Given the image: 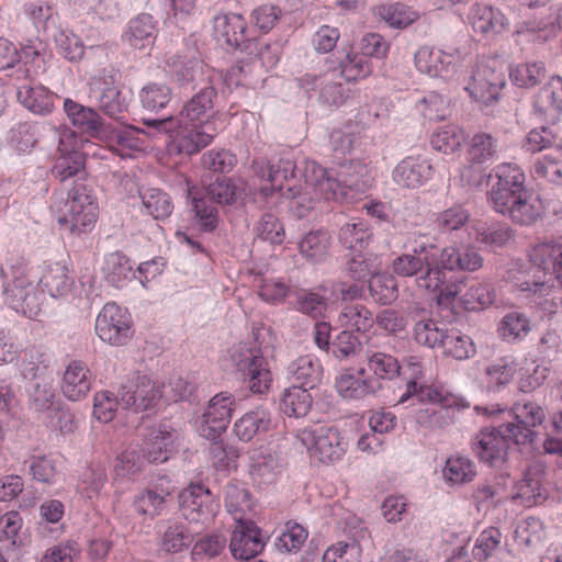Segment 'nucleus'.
I'll list each match as a JSON object with an SVG mask.
<instances>
[{"label":"nucleus","instance_id":"obj_51","mask_svg":"<svg viewBox=\"0 0 562 562\" xmlns=\"http://www.w3.org/2000/svg\"><path fill=\"white\" fill-rule=\"evenodd\" d=\"M446 331L432 319H418L414 327V338L428 348L441 347Z\"/></svg>","mask_w":562,"mask_h":562},{"label":"nucleus","instance_id":"obj_22","mask_svg":"<svg viewBox=\"0 0 562 562\" xmlns=\"http://www.w3.org/2000/svg\"><path fill=\"white\" fill-rule=\"evenodd\" d=\"M88 368L80 361L71 362L63 378L61 391L71 401H78L89 392L91 382Z\"/></svg>","mask_w":562,"mask_h":562},{"label":"nucleus","instance_id":"obj_11","mask_svg":"<svg viewBox=\"0 0 562 562\" xmlns=\"http://www.w3.org/2000/svg\"><path fill=\"white\" fill-rule=\"evenodd\" d=\"M233 398L226 393L213 396L202 415L200 434L207 440L220 439L231 422Z\"/></svg>","mask_w":562,"mask_h":562},{"label":"nucleus","instance_id":"obj_14","mask_svg":"<svg viewBox=\"0 0 562 562\" xmlns=\"http://www.w3.org/2000/svg\"><path fill=\"white\" fill-rule=\"evenodd\" d=\"M212 493L201 483H192L179 494L182 517L189 522H204L210 516Z\"/></svg>","mask_w":562,"mask_h":562},{"label":"nucleus","instance_id":"obj_33","mask_svg":"<svg viewBox=\"0 0 562 562\" xmlns=\"http://www.w3.org/2000/svg\"><path fill=\"white\" fill-rule=\"evenodd\" d=\"M289 371L299 386L314 389L321 381V366L311 357L302 356L289 366Z\"/></svg>","mask_w":562,"mask_h":562},{"label":"nucleus","instance_id":"obj_55","mask_svg":"<svg viewBox=\"0 0 562 562\" xmlns=\"http://www.w3.org/2000/svg\"><path fill=\"white\" fill-rule=\"evenodd\" d=\"M256 236L271 244H282L285 232L282 223L271 213H265L255 227Z\"/></svg>","mask_w":562,"mask_h":562},{"label":"nucleus","instance_id":"obj_19","mask_svg":"<svg viewBox=\"0 0 562 562\" xmlns=\"http://www.w3.org/2000/svg\"><path fill=\"white\" fill-rule=\"evenodd\" d=\"M360 378L351 373H342L336 380V387L339 394L348 400H359L375 394L382 385L373 378H364L366 368L357 371Z\"/></svg>","mask_w":562,"mask_h":562},{"label":"nucleus","instance_id":"obj_43","mask_svg":"<svg viewBox=\"0 0 562 562\" xmlns=\"http://www.w3.org/2000/svg\"><path fill=\"white\" fill-rule=\"evenodd\" d=\"M369 291L372 299L381 304H391L397 297V284L390 274H373L369 281Z\"/></svg>","mask_w":562,"mask_h":562},{"label":"nucleus","instance_id":"obj_39","mask_svg":"<svg viewBox=\"0 0 562 562\" xmlns=\"http://www.w3.org/2000/svg\"><path fill=\"white\" fill-rule=\"evenodd\" d=\"M376 15L396 29H405L419 18L416 11L402 3L380 5L376 9Z\"/></svg>","mask_w":562,"mask_h":562},{"label":"nucleus","instance_id":"obj_28","mask_svg":"<svg viewBox=\"0 0 562 562\" xmlns=\"http://www.w3.org/2000/svg\"><path fill=\"white\" fill-rule=\"evenodd\" d=\"M312 389L293 384L284 391L281 398V409L288 416L303 417L313 404Z\"/></svg>","mask_w":562,"mask_h":562},{"label":"nucleus","instance_id":"obj_36","mask_svg":"<svg viewBox=\"0 0 562 562\" xmlns=\"http://www.w3.org/2000/svg\"><path fill=\"white\" fill-rule=\"evenodd\" d=\"M411 360H413V358H411ZM409 366L414 368L413 379L407 382L406 391L401 395L397 403H405L409 398L417 400L418 403H439L441 401V395L437 390L429 386L419 385L417 383V379L422 376L419 363L409 361Z\"/></svg>","mask_w":562,"mask_h":562},{"label":"nucleus","instance_id":"obj_37","mask_svg":"<svg viewBox=\"0 0 562 562\" xmlns=\"http://www.w3.org/2000/svg\"><path fill=\"white\" fill-rule=\"evenodd\" d=\"M372 232L364 222L347 223L339 231V241L347 248L361 252L370 243Z\"/></svg>","mask_w":562,"mask_h":562},{"label":"nucleus","instance_id":"obj_2","mask_svg":"<svg viewBox=\"0 0 562 562\" xmlns=\"http://www.w3.org/2000/svg\"><path fill=\"white\" fill-rule=\"evenodd\" d=\"M497 182L490 191L495 212L519 225H530L542 214L541 202L525 187V175L509 164L498 166Z\"/></svg>","mask_w":562,"mask_h":562},{"label":"nucleus","instance_id":"obj_44","mask_svg":"<svg viewBox=\"0 0 562 562\" xmlns=\"http://www.w3.org/2000/svg\"><path fill=\"white\" fill-rule=\"evenodd\" d=\"M446 355L458 360L470 358L475 352L470 337L461 335L458 330H447L441 347Z\"/></svg>","mask_w":562,"mask_h":562},{"label":"nucleus","instance_id":"obj_31","mask_svg":"<svg viewBox=\"0 0 562 562\" xmlns=\"http://www.w3.org/2000/svg\"><path fill=\"white\" fill-rule=\"evenodd\" d=\"M535 105L543 114L562 111V78L552 77L538 92Z\"/></svg>","mask_w":562,"mask_h":562},{"label":"nucleus","instance_id":"obj_21","mask_svg":"<svg viewBox=\"0 0 562 562\" xmlns=\"http://www.w3.org/2000/svg\"><path fill=\"white\" fill-rule=\"evenodd\" d=\"M336 72H328L322 77H311L306 75L300 79L303 87L312 85L319 87L321 100L329 105H339L345 102L348 91L342 87L340 81L336 80Z\"/></svg>","mask_w":562,"mask_h":562},{"label":"nucleus","instance_id":"obj_53","mask_svg":"<svg viewBox=\"0 0 562 562\" xmlns=\"http://www.w3.org/2000/svg\"><path fill=\"white\" fill-rule=\"evenodd\" d=\"M443 475L449 482L461 484L470 482L475 476V470L469 459L451 457L447 460Z\"/></svg>","mask_w":562,"mask_h":562},{"label":"nucleus","instance_id":"obj_4","mask_svg":"<svg viewBox=\"0 0 562 562\" xmlns=\"http://www.w3.org/2000/svg\"><path fill=\"white\" fill-rule=\"evenodd\" d=\"M64 109L72 124L89 136L110 146L114 143L130 146L128 137L114 125L106 123L94 109L83 106L70 99L65 101Z\"/></svg>","mask_w":562,"mask_h":562},{"label":"nucleus","instance_id":"obj_46","mask_svg":"<svg viewBox=\"0 0 562 562\" xmlns=\"http://www.w3.org/2000/svg\"><path fill=\"white\" fill-rule=\"evenodd\" d=\"M42 281L54 297L68 294L74 284V281L68 277L67 267L60 263L49 267Z\"/></svg>","mask_w":562,"mask_h":562},{"label":"nucleus","instance_id":"obj_29","mask_svg":"<svg viewBox=\"0 0 562 562\" xmlns=\"http://www.w3.org/2000/svg\"><path fill=\"white\" fill-rule=\"evenodd\" d=\"M155 23L153 16L142 13L130 21L124 40L133 47L143 49L153 43Z\"/></svg>","mask_w":562,"mask_h":562},{"label":"nucleus","instance_id":"obj_23","mask_svg":"<svg viewBox=\"0 0 562 562\" xmlns=\"http://www.w3.org/2000/svg\"><path fill=\"white\" fill-rule=\"evenodd\" d=\"M271 424L270 413L263 408H256L244 414L235 423L234 432L240 440L249 441L256 435L268 431Z\"/></svg>","mask_w":562,"mask_h":562},{"label":"nucleus","instance_id":"obj_30","mask_svg":"<svg viewBox=\"0 0 562 562\" xmlns=\"http://www.w3.org/2000/svg\"><path fill=\"white\" fill-rule=\"evenodd\" d=\"M19 101L36 114H47L54 106V95L44 87L23 86L18 91Z\"/></svg>","mask_w":562,"mask_h":562},{"label":"nucleus","instance_id":"obj_32","mask_svg":"<svg viewBox=\"0 0 562 562\" xmlns=\"http://www.w3.org/2000/svg\"><path fill=\"white\" fill-rule=\"evenodd\" d=\"M338 321L346 329L358 333H367L374 325L372 312L361 304L345 306L339 314Z\"/></svg>","mask_w":562,"mask_h":562},{"label":"nucleus","instance_id":"obj_38","mask_svg":"<svg viewBox=\"0 0 562 562\" xmlns=\"http://www.w3.org/2000/svg\"><path fill=\"white\" fill-rule=\"evenodd\" d=\"M559 251V244L554 241H543L536 244L529 251V259L532 268L537 272L542 273V278L549 277L551 271L554 270V262L557 260V252ZM541 278V276H539Z\"/></svg>","mask_w":562,"mask_h":562},{"label":"nucleus","instance_id":"obj_1","mask_svg":"<svg viewBox=\"0 0 562 562\" xmlns=\"http://www.w3.org/2000/svg\"><path fill=\"white\" fill-rule=\"evenodd\" d=\"M216 97L215 88L207 86L183 105L178 117H146L144 124L159 133L175 134L169 151L191 156L206 147L216 135L214 122L210 120Z\"/></svg>","mask_w":562,"mask_h":562},{"label":"nucleus","instance_id":"obj_9","mask_svg":"<svg viewBox=\"0 0 562 562\" xmlns=\"http://www.w3.org/2000/svg\"><path fill=\"white\" fill-rule=\"evenodd\" d=\"M512 412L515 422L503 425L505 432L516 445L532 443L538 435L537 428L544 422V411L536 403H526L516 404Z\"/></svg>","mask_w":562,"mask_h":562},{"label":"nucleus","instance_id":"obj_63","mask_svg":"<svg viewBox=\"0 0 562 562\" xmlns=\"http://www.w3.org/2000/svg\"><path fill=\"white\" fill-rule=\"evenodd\" d=\"M55 42L59 53L70 61H78L85 55V45L75 34L66 31H59L55 35Z\"/></svg>","mask_w":562,"mask_h":562},{"label":"nucleus","instance_id":"obj_48","mask_svg":"<svg viewBox=\"0 0 562 562\" xmlns=\"http://www.w3.org/2000/svg\"><path fill=\"white\" fill-rule=\"evenodd\" d=\"M144 110L156 113L164 109L171 99V90L162 83H149L139 92Z\"/></svg>","mask_w":562,"mask_h":562},{"label":"nucleus","instance_id":"obj_60","mask_svg":"<svg viewBox=\"0 0 562 562\" xmlns=\"http://www.w3.org/2000/svg\"><path fill=\"white\" fill-rule=\"evenodd\" d=\"M361 349V341L353 331L344 329L331 342L333 355L339 360L356 356Z\"/></svg>","mask_w":562,"mask_h":562},{"label":"nucleus","instance_id":"obj_5","mask_svg":"<svg viewBox=\"0 0 562 562\" xmlns=\"http://www.w3.org/2000/svg\"><path fill=\"white\" fill-rule=\"evenodd\" d=\"M189 196L192 199L195 216L204 231H212L216 226V209L210 205L209 201L218 204L229 205L235 203L241 196V189L238 188L228 178H217L206 188L204 196L199 198L193 190H189Z\"/></svg>","mask_w":562,"mask_h":562},{"label":"nucleus","instance_id":"obj_34","mask_svg":"<svg viewBox=\"0 0 562 562\" xmlns=\"http://www.w3.org/2000/svg\"><path fill=\"white\" fill-rule=\"evenodd\" d=\"M172 66L173 77L181 87L195 89L205 79L206 66L199 59L177 60Z\"/></svg>","mask_w":562,"mask_h":562},{"label":"nucleus","instance_id":"obj_13","mask_svg":"<svg viewBox=\"0 0 562 562\" xmlns=\"http://www.w3.org/2000/svg\"><path fill=\"white\" fill-rule=\"evenodd\" d=\"M117 396H120V405L123 408L140 412L154 407L161 397V393L150 379L138 376L136 380L123 384Z\"/></svg>","mask_w":562,"mask_h":562},{"label":"nucleus","instance_id":"obj_20","mask_svg":"<svg viewBox=\"0 0 562 562\" xmlns=\"http://www.w3.org/2000/svg\"><path fill=\"white\" fill-rule=\"evenodd\" d=\"M214 29L217 36L234 48H247L249 42L247 24L239 14H225L216 16Z\"/></svg>","mask_w":562,"mask_h":562},{"label":"nucleus","instance_id":"obj_6","mask_svg":"<svg viewBox=\"0 0 562 562\" xmlns=\"http://www.w3.org/2000/svg\"><path fill=\"white\" fill-rule=\"evenodd\" d=\"M4 300L14 311L31 319H40L44 314L43 293L23 272L8 282Z\"/></svg>","mask_w":562,"mask_h":562},{"label":"nucleus","instance_id":"obj_57","mask_svg":"<svg viewBox=\"0 0 562 562\" xmlns=\"http://www.w3.org/2000/svg\"><path fill=\"white\" fill-rule=\"evenodd\" d=\"M498 330L506 339H517L529 333L530 324L522 313L510 312L503 317Z\"/></svg>","mask_w":562,"mask_h":562},{"label":"nucleus","instance_id":"obj_15","mask_svg":"<svg viewBox=\"0 0 562 562\" xmlns=\"http://www.w3.org/2000/svg\"><path fill=\"white\" fill-rule=\"evenodd\" d=\"M265 547L260 530L252 521H239L233 531L229 549L235 559L250 560Z\"/></svg>","mask_w":562,"mask_h":562},{"label":"nucleus","instance_id":"obj_50","mask_svg":"<svg viewBox=\"0 0 562 562\" xmlns=\"http://www.w3.org/2000/svg\"><path fill=\"white\" fill-rule=\"evenodd\" d=\"M465 139L461 128L454 125H447L436 132L431 137L432 147L443 154H451L460 149Z\"/></svg>","mask_w":562,"mask_h":562},{"label":"nucleus","instance_id":"obj_47","mask_svg":"<svg viewBox=\"0 0 562 562\" xmlns=\"http://www.w3.org/2000/svg\"><path fill=\"white\" fill-rule=\"evenodd\" d=\"M330 236L325 231H313L307 233L299 244L300 252L307 259L317 260L323 258L328 250Z\"/></svg>","mask_w":562,"mask_h":562},{"label":"nucleus","instance_id":"obj_8","mask_svg":"<svg viewBox=\"0 0 562 562\" xmlns=\"http://www.w3.org/2000/svg\"><path fill=\"white\" fill-rule=\"evenodd\" d=\"M505 83V74L501 69L490 63H480L465 90L475 101L488 106L498 101Z\"/></svg>","mask_w":562,"mask_h":562},{"label":"nucleus","instance_id":"obj_45","mask_svg":"<svg viewBox=\"0 0 562 562\" xmlns=\"http://www.w3.org/2000/svg\"><path fill=\"white\" fill-rule=\"evenodd\" d=\"M190 530L180 522L170 525L162 535L161 549L168 553H178L186 550L192 542Z\"/></svg>","mask_w":562,"mask_h":562},{"label":"nucleus","instance_id":"obj_18","mask_svg":"<svg viewBox=\"0 0 562 562\" xmlns=\"http://www.w3.org/2000/svg\"><path fill=\"white\" fill-rule=\"evenodd\" d=\"M469 21L475 32L485 36L499 34L508 24L501 10L484 3L473 5Z\"/></svg>","mask_w":562,"mask_h":562},{"label":"nucleus","instance_id":"obj_12","mask_svg":"<svg viewBox=\"0 0 562 562\" xmlns=\"http://www.w3.org/2000/svg\"><path fill=\"white\" fill-rule=\"evenodd\" d=\"M509 440L503 425L498 428H485L475 436L472 449L481 461L496 465L506 460Z\"/></svg>","mask_w":562,"mask_h":562},{"label":"nucleus","instance_id":"obj_7","mask_svg":"<svg viewBox=\"0 0 562 562\" xmlns=\"http://www.w3.org/2000/svg\"><path fill=\"white\" fill-rule=\"evenodd\" d=\"M299 439L319 461L334 462L345 453L346 443L339 430L333 426H316L303 429Z\"/></svg>","mask_w":562,"mask_h":562},{"label":"nucleus","instance_id":"obj_24","mask_svg":"<svg viewBox=\"0 0 562 562\" xmlns=\"http://www.w3.org/2000/svg\"><path fill=\"white\" fill-rule=\"evenodd\" d=\"M240 370L252 393L263 394L269 390L272 382V373L266 358L260 355L254 356Z\"/></svg>","mask_w":562,"mask_h":562},{"label":"nucleus","instance_id":"obj_61","mask_svg":"<svg viewBox=\"0 0 562 562\" xmlns=\"http://www.w3.org/2000/svg\"><path fill=\"white\" fill-rule=\"evenodd\" d=\"M525 147L527 151L538 153L546 148L555 147L562 149V143L558 142L557 135L549 127L536 128L529 132Z\"/></svg>","mask_w":562,"mask_h":562},{"label":"nucleus","instance_id":"obj_52","mask_svg":"<svg viewBox=\"0 0 562 562\" xmlns=\"http://www.w3.org/2000/svg\"><path fill=\"white\" fill-rule=\"evenodd\" d=\"M460 300L465 310L474 311L492 304L495 300V292L487 284L475 283L469 286Z\"/></svg>","mask_w":562,"mask_h":562},{"label":"nucleus","instance_id":"obj_49","mask_svg":"<svg viewBox=\"0 0 562 562\" xmlns=\"http://www.w3.org/2000/svg\"><path fill=\"white\" fill-rule=\"evenodd\" d=\"M496 139L487 133L475 134L468 148L469 161L484 164L496 156Z\"/></svg>","mask_w":562,"mask_h":562},{"label":"nucleus","instance_id":"obj_62","mask_svg":"<svg viewBox=\"0 0 562 562\" xmlns=\"http://www.w3.org/2000/svg\"><path fill=\"white\" fill-rule=\"evenodd\" d=\"M167 496L169 492L147 490L136 499V509L140 515L154 518L164 509Z\"/></svg>","mask_w":562,"mask_h":562},{"label":"nucleus","instance_id":"obj_41","mask_svg":"<svg viewBox=\"0 0 562 562\" xmlns=\"http://www.w3.org/2000/svg\"><path fill=\"white\" fill-rule=\"evenodd\" d=\"M86 155L79 150L64 153L56 159L52 169L53 175L60 181H65L81 172L85 168Z\"/></svg>","mask_w":562,"mask_h":562},{"label":"nucleus","instance_id":"obj_40","mask_svg":"<svg viewBox=\"0 0 562 562\" xmlns=\"http://www.w3.org/2000/svg\"><path fill=\"white\" fill-rule=\"evenodd\" d=\"M432 261L428 258L427 247L423 246L419 249H415L414 254H405L396 257L393 260V271L402 277H412L423 271L426 262Z\"/></svg>","mask_w":562,"mask_h":562},{"label":"nucleus","instance_id":"obj_16","mask_svg":"<svg viewBox=\"0 0 562 562\" xmlns=\"http://www.w3.org/2000/svg\"><path fill=\"white\" fill-rule=\"evenodd\" d=\"M557 260L554 262V270L547 278H540L533 276L532 280L522 282L519 286L522 292H529L533 296L535 303L541 305L543 310L551 311L555 306L553 299L549 296L552 294L554 289V281L562 282V246L559 245V251L557 252Z\"/></svg>","mask_w":562,"mask_h":562},{"label":"nucleus","instance_id":"obj_26","mask_svg":"<svg viewBox=\"0 0 562 562\" xmlns=\"http://www.w3.org/2000/svg\"><path fill=\"white\" fill-rule=\"evenodd\" d=\"M337 176L346 191L348 189L356 193H364L370 188L369 170L361 161L351 160L341 164Z\"/></svg>","mask_w":562,"mask_h":562},{"label":"nucleus","instance_id":"obj_27","mask_svg":"<svg viewBox=\"0 0 562 562\" xmlns=\"http://www.w3.org/2000/svg\"><path fill=\"white\" fill-rule=\"evenodd\" d=\"M313 178L307 181L313 187L314 191L325 200H346L348 192L344 190L339 178H333L328 171L321 166H312Z\"/></svg>","mask_w":562,"mask_h":562},{"label":"nucleus","instance_id":"obj_59","mask_svg":"<svg viewBox=\"0 0 562 562\" xmlns=\"http://www.w3.org/2000/svg\"><path fill=\"white\" fill-rule=\"evenodd\" d=\"M510 77L520 87H532L546 77V69L541 61L527 63L513 69Z\"/></svg>","mask_w":562,"mask_h":562},{"label":"nucleus","instance_id":"obj_56","mask_svg":"<svg viewBox=\"0 0 562 562\" xmlns=\"http://www.w3.org/2000/svg\"><path fill=\"white\" fill-rule=\"evenodd\" d=\"M339 65V76L344 77L347 81L364 78L371 72L369 61L363 54H347Z\"/></svg>","mask_w":562,"mask_h":562},{"label":"nucleus","instance_id":"obj_3","mask_svg":"<svg viewBox=\"0 0 562 562\" xmlns=\"http://www.w3.org/2000/svg\"><path fill=\"white\" fill-rule=\"evenodd\" d=\"M68 196L58 223L60 226H67L71 233H80L97 220L95 196L85 180L76 181Z\"/></svg>","mask_w":562,"mask_h":562},{"label":"nucleus","instance_id":"obj_25","mask_svg":"<svg viewBox=\"0 0 562 562\" xmlns=\"http://www.w3.org/2000/svg\"><path fill=\"white\" fill-rule=\"evenodd\" d=\"M173 442V434L165 426L151 430L144 441L143 459L150 463L165 462L168 460L169 447Z\"/></svg>","mask_w":562,"mask_h":562},{"label":"nucleus","instance_id":"obj_42","mask_svg":"<svg viewBox=\"0 0 562 562\" xmlns=\"http://www.w3.org/2000/svg\"><path fill=\"white\" fill-rule=\"evenodd\" d=\"M294 307L314 319L325 317L328 300L319 293L302 290L295 293Z\"/></svg>","mask_w":562,"mask_h":562},{"label":"nucleus","instance_id":"obj_17","mask_svg":"<svg viewBox=\"0 0 562 562\" xmlns=\"http://www.w3.org/2000/svg\"><path fill=\"white\" fill-rule=\"evenodd\" d=\"M431 176V165L420 157H406L397 164L393 178L396 183L409 188H419Z\"/></svg>","mask_w":562,"mask_h":562},{"label":"nucleus","instance_id":"obj_64","mask_svg":"<svg viewBox=\"0 0 562 562\" xmlns=\"http://www.w3.org/2000/svg\"><path fill=\"white\" fill-rule=\"evenodd\" d=\"M360 551L357 543L338 542L325 551L323 562H360Z\"/></svg>","mask_w":562,"mask_h":562},{"label":"nucleus","instance_id":"obj_35","mask_svg":"<svg viewBox=\"0 0 562 562\" xmlns=\"http://www.w3.org/2000/svg\"><path fill=\"white\" fill-rule=\"evenodd\" d=\"M373 374V379L392 380L400 374V363L395 357L382 351L367 353V369Z\"/></svg>","mask_w":562,"mask_h":562},{"label":"nucleus","instance_id":"obj_10","mask_svg":"<svg viewBox=\"0 0 562 562\" xmlns=\"http://www.w3.org/2000/svg\"><path fill=\"white\" fill-rule=\"evenodd\" d=\"M95 333L110 345H124L131 337V319L115 303H106L95 321Z\"/></svg>","mask_w":562,"mask_h":562},{"label":"nucleus","instance_id":"obj_58","mask_svg":"<svg viewBox=\"0 0 562 562\" xmlns=\"http://www.w3.org/2000/svg\"><path fill=\"white\" fill-rule=\"evenodd\" d=\"M307 530L295 521H288L279 537L278 546L288 552H296L307 539Z\"/></svg>","mask_w":562,"mask_h":562},{"label":"nucleus","instance_id":"obj_54","mask_svg":"<svg viewBox=\"0 0 562 562\" xmlns=\"http://www.w3.org/2000/svg\"><path fill=\"white\" fill-rule=\"evenodd\" d=\"M143 204L156 220L168 217L172 212L169 196L159 189H149L143 195Z\"/></svg>","mask_w":562,"mask_h":562}]
</instances>
